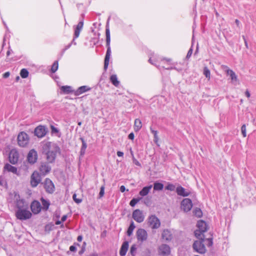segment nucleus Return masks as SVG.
Wrapping results in <instances>:
<instances>
[{
    "label": "nucleus",
    "mask_w": 256,
    "mask_h": 256,
    "mask_svg": "<svg viewBox=\"0 0 256 256\" xmlns=\"http://www.w3.org/2000/svg\"><path fill=\"white\" fill-rule=\"evenodd\" d=\"M42 148L44 152L46 155L47 160L50 163L53 162L59 150L58 147L54 143L46 142L44 144Z\"/></svg>",
    "instance_id": "1"
},
{
    "label": "nucleus",
    "mask_w": 256,
    "mask_h": 256,
    "mask_svg": "<svg viewBox=\"0 0 256 256\" xmlns=\"http://www.w3.org/2000/svg\"><path fill=\"white\" fill-rule=\"evenodd\" d=\"M8 200V202L16 204L17 210L28 206V204L16 192H11L9 194Z\"/></svg>",
    "instance_id": "2"
},
{
    "label": "nucleus",
    "mask_w": 256,
    "mask_h": 256,
    "mask_svg": "<svg viewBox=\"0 0 256 256\" xmlns=\"http://www.w3.org/2000/svg\"><path fill=\"white\" fill-rule=\"evenodd\" d=\"M106 46L107 47V50L106 52V54L104 58V69L106 70L108 68L109 60L110 59V57L111 56V49L110 47V31L109 28L107 26L106 30Z\"/></svg>",
    "instance_id": "3"
},
{
    "label": "nucleus",
    "mask_w": 256,
    "mask_h": 256,
    "mask_svg": "<svg viewBox=\"0 0 256 256\" xmlns=\"http://www.w3.org/2000/svg\"><path fill=\"white\" fill-rule=\"evenodd\" d=\"M84 18V14H81L80 18V22L78 23V24L76 26L75 28H74V38L72 40V43L68 44V46H66V48H64V51L68 49L70 47L72 44H74V45L76 44V43L75 42V39L78 38L79 36L80 32L83 28Z\"/></svg>",
    "instance_id": "4"
},
{
    "label": "nucleus",
    "mask_w": 256,
    "mask_h": 256,
    "mask_svg": "<svg viewBox=\"0 0 256 256\" xmlns=\"http://www.w3.org/2000/svg\"><path fill=\"white\" fill-rule=\"evenodd\" d=\"M198 229L194 232V235L198 239H203L204 233L207 230V225L205 222L200 220L197 223Z\"/></svg>",
    "instance_id": "5"
},
{
    "label": "nucleus",
    "mask_w": 256,
    "mask_h": 256,
    "mask_svg": "<svg viewBox=\"0 0 256 256\" xmlns=\"http://www.w3.org/2000/svg\"><path fill=\"white\" fill-rule=\"evenodd\" d=\"M29 206L17 210L16 212V216L18 220H24L30 218L32 216V213L28 210Z\"/></svg>",
    "instance_id": "6"
},
{
    "label": "nucleus",
    "mask_w": 256,
    "mask_h": 256,
    "mask_svg": "<svg viewBox=\"0 0 256 256\" xmlns=\"http://www.w3.org/2000/svg\"><path fill=\"white\" fill-rule=\"evenodd\" d=\"M204 237L203 239H199V240H196L193 244V248L195 251L200 254H204L206 252L205 246L204 244Z\"/></svg>",
    "instance_id": "7"
},
{
    "label": "nucleus",
    "mask_w": 256,
    "mask_h": 256,
    "mask_svg": "<svg viewBox=\"0 0 256 256\" xmlns=\"http://www.w3.org/2000/svg\"><path fill=\"white\" fill-rule=\"evenodd\" d=\"M29 142V138L27 134L22 132H20L18 136V143L21 147H26Z\"/></svg>",
    "instance_id": "8"
},
{
    "label": "nucleus",
    "mask_w": 256,
    "mask_h": 256,
    "mask_svg": "<svg viewBox=\"0 0 256 256\" xmlns=\"http://www.w3.org/2000/svg\"><path fill=\"white\" fill-rule=\"evenodd\" d=\"M148 224L152 229H157L160 226V222L155 215H152L148 218Z\"/></svg>",
    "instance_id": "9"
},
{
    "label": "nucleus",
    "mask_w": 256,
    "mask_h": 256,
    "mask_svg": "<svg viewBox=\"0 0 256 256\" xmlns=\"http://www.w3.org/2000/svg\"><path fill=\"white\" fill-rule=\"evenodd\" d=\"M136 236L138 242H140L141 243L143 242L148 239V232L144 228H138L136 232Z\"/></svg>",
    "instance_id": "10"
},
{
    "label": "nucleus",
    "mask_w": 256,
    "mask_h": 256,
    "mask_svg": "<svg viewBox=\"0 0 256 256\" xmlns=\"http://www.w3.org/2000/svg\"><path fill=\"white\" fill-rule=\"evenodd\" d=\"M132 217L135 221L138 223L144 222L145 218L142 212L139 209H136L133 212Z\"/></svg>",
    "instance_id": "11"
},
{
    "label": "nucleus",
    "mask_w": 256,
    "mask_h": 256,
    "mask_svg": "<svg viewBox=\"0 0 256 256\" xmlns=\"http://www.w3.org/2000/svg\"><path fill=\"white\" fill-rule=\"evenodd\" d=\"M170 248L166 244H162L158 248V252L160 255L168 256L170 254Z\"/></svg>",
    "instance_id": "12"
},
{
    "label": "nucleus",
    "mask_w": 256,
    "mask_h": 256,
    "mask_svg": "<svg viewBox=\"0 0 256 256\" xmlns=\"http://www.w3.org/2000/svg\"><path fill=\"white\" fill-rule=\"evenodd\" d=\"M192 207V202L190 198H184L181 202V208L185 212L190 211Z\"/></svg>",
    "instance_id": "13"
},
{
    "label": "nucleus",
    "mask_w": 256,
    "mask_h": 256,
    "mask_svg": "<svg viewBox=\"0 0 256 256\" xmlns=\"http://www.w3.org/2000/svg\"><path fill=\"white\" fill-rule=\"evenodd\" d=\"M41 180L40 176L38 172H34L30 177V184L32 187H36Z\"/></svg>",
    "instance_id": "14"
},
{
    "label": "nucleus",
    "mask_w": 256,
    "mask_h": 256,
    "mask_svg": "<svg viewBox=\"0 0 256 256\" xmlns=\"http://www.w3.org/2000/svg\"><path fill=\"white\" fill-rule=\"evenodd\" d=\"M38 160V154L36 150L32 149L30 150L27 156V160L30 164H34Z\"/></svg>",
    "instance_id": "15"
},
{
    "label": "nucleus",
    "mask_w": 256,
    "mask_h": 256,
    "mask_svg": "<svg viewBox=\"0 0 256 256\" xmlns=\"http://www.w3.org/2000/svg\"><path fill=\"white\" fill-rule=\"evenodd\" d=\"M44 186L46 191L50 194H52L54 190V186L52 181L48 178H46L44 182Z\"/></svg>",
    "instance_id": "16"
},
{
    "label": "nucleus",
    "mask_w": 256,
    "mask_h": 256,
    "mask_svg": "<svg viewBox=\"0 0 256 256\" xmlns=\"http://www.w3.org/2000/svg\"><path fill=\"white\" fill-rule=\"evenodd\" d=\"M19 158V154L15 149L12 150L9 154V160L10 163L16 164L18 162Z\"/></svg>",
    "instance_id": "17"
},
{
    "label": "nucleus",
    "mask_w": 256,
    "mask_h": 256,
    "mask_svg": "<svg viewBox=\"0 0 256 256\" xmlns=\"http://www.w3.org/2000/svg\"><path fill=\"white\" fill-rule=\"evenodd\" d=\"M30 208L32 212L34 214H38L42 210L40 203L37 200H34L32 202Z\"/></svg>",
    "instance_id": "18"
},
{
    "label": "nucleus",
    "mask_w": 256,
    "mask_h": 256,
    "mask_svg": "<svg viewBox=\"0 0 256 256\" xmlns=\"http://www.w3.org/2000/svg\"><path fill=\"white\" fill-rule=\"evenodd\" d=\"M39 170L42 175L45 176L48 174L51 170V167L48 164L43 162L40 164Z\"/></svg>",
    "instance_id": "19"
},
{
    "label": "nucleus",
    "mask_w": 256,
    "mask_h": 256,
    "mask_svg": "<svg viewBox=\"0 0 256 256\" xmlns=\"http://www.w3.org/2000/svg\"><path fill=\"white\" fill-rule=\"evenodd\" d=\"M224 70L228 75H229L230 77L231 80L232 82H238V76L235 72L232 70H230L226 66H222Z\"/></svg>",
    "instance_id": "20"
},
{
    "label": "nucleus",
    "mask_w": 256,
    "mask_h": 256,
    "mask_svg": "<svg viewBox=\"0 0 256 256\" xmlns=\"http://www.w3.org/2000/svg\"><path fill=\"white\" fill-rule=\"evenodd\" d=\"M35 135L38 138L44 136L46 134V128L44 126H39L34 130Z\"/></svg>",
    "instance_id": "21"
},
{
    "label": "nucleus",
    "mask_w": 256,
    "mask_h": 256,
    "mask_svg": "<svg viewBox=\"0 0 256 256\" xmlns=\"http://www.w3.org/2000/svg\"><path fill=\"white\" fill-rule=\"evenodd\" d=\"M4 171L6 170L8 172H11L14 174H16L17 176H20V174L18 170V168L9 164H6L4 166Z\"/></svg>",
    "instance_id": "22"
},
{
    "label": "nucleus",
    "mask_w": 256,
    "mask_h": 256,
    "mask_svg": "<svg viewBox=\"0 0 256 256\" xmlns=\"http://www.w3.org/2000/svg\"><path fill=\"white\" fill-rule=\"evenodd\" d=\"M91 90V88L86 86H83L79 87L74 92V95L76 96H80V94L88 92Z\"/></svg>",
    "instance_id": "23"
},
{
    "label": "nucleus",
    "mask_w": 256,
    "mask_h": 256,
    "mask_svg": "<svg viewBox=\"0 0 256 256\" xmlns=\"http://www.w3.org/2000/svg\"><path fill=\"white\" fill-rule=\"evenodd\" d=\"M129 246L128 242L127 241L124 242L120 250V256H125Z\"/></svg>",
    "instance_id": "24"
},
{
    "label": "nucleus",
    "mask_w": 256,
    "mask_h": 256,
    "mask_svg": "<svg viewBox=\"0 0 256 256\" xmlns=\"http://www.w3.org/2000/svg\"><path fill=\"white\" fill-rule=\"evenodd\" d=\"M161 61L164 64H165L166 62V63H168V64L170 65L169 66H168L167 68H165L164 66H162L161 67L162 68H165V69L168 70L176 69V68L174 66V64L171 63L172 59L164 58L163 59H162Z\"/></svg>",
    "instance_id": "25"
},
{
    "label": "nucleus",
    "mask_w": 256,
    "mask_h": 256,
    "mask_svg": "<svg viewBox=\"0 0 256 256\" xmlns=\"http://www.w3.org/2000/svg\"><path fill=\"white\" fill-rule=\"evenodd\" d=\"M162 240L166 241H170L172 240V236L170 230H164L162 236Z\"/></svg>",
    "instance_id": "26"
},
{
    "label": "nucleus",
    "mask_w": 256,
    "mask_h": 256,
    "mask_svg": "<svg viewBox=\"0 0 256 256\" xmlns=\"http://www.w3.org/2000/svg\"><path fill=\"white\" fill-rule=\"evenodd\" d=\"M176 192L178 195L182 196H187L190 194V192H186L185 189L182 186H178L176 188Z\"/></svg>",
    "instance_id": "27"
},
{
    "label": "nucleus",
    "mask_w": 256,
    "mask_h": 256,
    "mask_svg": "<svg viewBox=\"0 0 256 256\" xmlns=\"http://www.w3.org/2000/svg\"><path fill=\"white\" fill-rule=\"evenodd\" d=\"M152 187V185L144 186L139 192V194L142 196H144L148 194Z\"/></svg>",
    "instance_id": "28"
},
{
    "label": "nucleus",
    "mask_w": 256,
    "mask_h": 256,
    "mask_svg": "<svg viewBox=\"0 0 256 256\" xmlns=\"http://www.w3.org/2000/svg\"><path fill=\"white\" fill-rule=\"evenodd\" d=\"M40 200H41L42 204V210H45V211L47 210L48 209L50 205V201L48 200L44 199L43 198H40Z\"/></svg>",
    "instance_id": "29"
},
{
    "label": "nucleus",
    "mask_w": 256,
    "mask_h": 256,
    "mask_svg": "<svg viewBox=\"0 0 256 256\" xmlns=\"http://www.w3.org/2000/svg\"><path fill=\"white\" fill-rule=\"evenodd\" d=\"M142 126V124L141 120L138 119L136 118L134 120V130L136 132L139 131Z\"/></svg>",
    "instance_id": "30"
},
{
    "label": "nucleus",
    "mask_w": 256,
    "mask_h": 256,
    "mask_svg": "<svg viewBox=\"0 0 256 256\" xmlns=\"http://www.w3.org/2000/svg\"><path fill=\"white\" fill-rule=\"evenodd\" d=\"M60 90L64 94H68L72 92V87L68 86H62Z\"/></svg>",
    "instance_id": "31"
},
{
    "label": "nucleus",
    "mask_w": 256,
    "mask_h": 256,
    "mask_svg": "<svg viewBox=\"0 0 256 256\" xmlns=\"http://www.w3.org/2000/svg\"><path fill=\"white\" fill-rule=\"evenodd\" d=\"M110 80L115 86L117 87L120 84V82L118 80L117 76L116 74H112L110 76Z\"/></svg>",
    "instance_id": "32"
},
{
    "label": "nucleus",
    "mask_w": 256,
    "mask_h": 256,
    "mask_svg": "<svg viewBox=\"0 0 256 256\" xmlns=\"http://www.w3.org/2000/svg\"><path fill=\"white\" fill-rule=\"evenodd\" d=\"M164 188V184L160 182H155L154 184V190L155 191L162 190Z\"/></svg>",
    "instance_id": "33"
},
{
    "label": "nucleus",
    "mask_w": 256,
    "mask_h": 256,
    "mask_svg": "<svg viewBox=\"0 0 256 256\" xmlns=\"http://www.w3.org/2000/svg\"><path fill=\"white\" fill-rule=\"evenodd\" d=\"M135 228L136 226L134 222L132 221L127 230V235L128 236H130L132 234L133 231Z\"/></svg>",
    "instance_id": "34"
},
{
    "label": "nucleus",
    "mask_w": 256,
    "mask_h": 256,
    "mask_svg": "<svg viewBox=\"0 0 256 256\" xmlns=\"http://www.w3.org/2000/svg\"><path fill=\"white\" fill-rule=\"evenodd\" d=\"M28 72L25 68H22L20 72V76L22 78H25L28 76Z\"/></svg>",
    "instance_id": "35"
},
{
    "label": "nucleus",
    "mask_w": 256,
    "mask_h": 256,
    "mask_svg": "<svg viewBox=\"0 0 256 256\" xmlns=\"http://www.w3.org/2000/svg\"><path fill=\"white\" fill-rule=\"evenodd\" d=\"M142 198H132L130 202V204L131 206L132 207H134L135 206V205L138 202H139V201L140 200H141Z\"/></svg>",
    "instance_id": "36"
},
{
    "label": "nucleus",
    "mask_w": 256,
    "mask_h": 256,
    "mask_svg": "<svg viewBox=\"0 0 256 256\" xmlns=\"http://www.w3.org/2000/svg\"><path fill=\"white\" fill-rule=\"evenodd\" d=\"M204 74L206 76V78H208V80H210V70L207 67H204Z\"/></svg>",
    "instance_id": "37"
},
{
    "label": "nucleus",
    "mask_w": 256,
    "mask_h": 256,
    "mask_svg": "<svg viewBox=\"0 0 256 256\" xmlns=\"http://www.w3.org/2000/svg\"><path fill=\"white\" fill-rule=\"evenodd\" d=\"M193 212H194V215H195L198 218H200L202 215V212L201 210L199 208H195Z\"/></svg>",
    "instance_id": "38"
},
{
    "label": "nucleus",
    "mask_w": 256,
    "mask_h": 256,
    "mask_svg": "<svg viewBox=\"0 0 256 256\" xmlns=\"http://www.w3.org/2000/svg\"><path fill=\"white\" fill-rule=\"evenodd\" d=\"M58 61H55L54 62V63L53 64L52 66V68H51L52 72L53 73L55 72L57 70L58 68Z\"/></svg>",
    "instance_id": "39"
},
{
    "label": "nucleus",
    "mask_w": 256,
    "mask_h": 256,
    "mask_svg": "<svg viewBox=\"0 0 256 256\" xmlns=\"http://www.w3.org/2000/svg\"><path fill=\"white\" fill-rule=\"evenodd\" d=\"M165 188L167 190L174 191L175 190L176 186L174 184L170 183H168Z\"/></svg>",
    "instance_id": "40"
},
{
    "label": "nucleus",
    "mask_w": 256,
    "mask_h": 256,
    "mask_svg": "<svg viewBox=\"0 0 256 256\" xmlns=\"http://www.w3.org/2000/svg\"><path fill=\"white\" fill-rule=\"evenodd\" d=\"M136 247L135 244H133L130 247V253L132 256H134L136 254Z\"/></svg>",
    "instance_id": "41"
},
{
    "label": "nucleus",
    "mask_w": 256,
    "mask_h": 256,
    "mask_svg": "<svg viewBox=\"0 0 256 256\" xmlns=\"http://www.w3.org/2000/svg\"><path fill=\"white\" fill-rule=\"evenodd\" d=\"M242 133L244 137H246V124H243L241 128Z\"/></svg>",
    "instance_id": "42"
},
{
    "label": "nucleus",
    "mask_w": 256,
    "mask_h": 256,
    "mask_svg": "<svg viewBox=\"0 0 256 256\" xmlns=\"http://www.w3.org/2000/svg\"><path fill=\"white\" fill-rule=\"evenodd\" d=\"M80 140L82 142V146L81 148L84 149V150H86V148H87V144H86V142H85L84 138H80Z\"/></svg>",
    "instance_id": "43"
},
{
    "label": "nucleus",
    "mask_w": 256,
    "mask_h": 256,
    "mask_svg": "<svg viewBox=\"0 0 256 256\" xmlns=\"http://www.w3.org/2000/svg\"><path fill=\"white\" fill-rule=\"evenodd\" d=\"M104 186H102L100 187V192L99 193V198H102L104 196Z\"/></svg>",
    "instance_id": "44"
},
{
    "label": "nucleus",
    "mask_w": 256,
    "mask_h": 256,
    "mask_svg": "<svg viewBox=\"0 0 256 256\" xmlns=\"http://www.w3.org/2000/svg\"><path fill=\"white\" fill-rule=\"evenodd\" d=\"M50 128L52 134H58L59 132V130L52 125L50 126Z\"/></svg>",
    "instance_id": "45"
},
{
    "label": "nucleus",
    "mask_w": 256,
    "mask_h": 256,
    "mask_svg": "<svg viewBox=\"0 0 256 256\" xmlns=\"http://www.w3.org/2000/svg\"><path fill=\"white\" fill-rule=\"evenodd\" d=\"M72 198L74 200L77 204H80L82 201V199L76 198V194H73Z\"/></svg>",
    "instance_id": "46"
},
{
    "label": "nucleus",
    "mask_w": 256,
    "mask_h": 256,
    "mask_svg": "<svg viewBox=\"0 0 256 256\" xmlns=\"http://www.w3.org/2000/svg\"><path fill=\"white\" fill-rule=\"evenodd\" d=\"M205 240L208 242L207 245L208 246H211L212 245L213 242L212 238H204V240Z\"/></svg>",
    "instance_id": "47"
},
{
    "label": "nucleus",
    "mask_w": 256,
    "mask_h": 256,
    "mask_svg": "<svg viewBox=\"0 0 256 256\" xmlns=\"http://www.w3.org/2000/svg\"><path fill=\"white\" fill-rule=\"evenodd\" d=\"M148 62L152 64H154V66H156L157 68H160V65H158L156 63H154V62H152V58H150L148 60Z\"/></svg>",
    "instance_id": "48"
},
{
    "label": "nucleus",
    "mask_w": 256,
    "mask_h": 256,
    "mask_svg": "<svg viewBox=\"0 0 256 256\" xmlns=\"http://www.w3.org/2000/svg\"><path fill=\"white\" fill-rule=\"evenodd\" d=\"M192 48H190L188 52V54L186 55V58H190L192 54Z\"/></svg>",
    "instance_id": "49"
},
{
    "label": "nucleus",
    "mask_w": 256,
    "mask_h": 256,
    "mask_svg": "<svg viewBox=\"0 0 256 256\" xmlns=\"http://www.w3.org/2000/svg\"><path fill=\"white\" fill-rule=\"evenodd\" d=\"M150 130L151 132L154 134V137L158 136V132L152 128H150Z\"/></svg>",
    "instance_id": "50"
},
{
    "label": "nucleus",
    "mask_w": 256,
    "mask_h": 256,
    "mask_svg": "<svg viewBox=\"0 0 256 256\" xmlns=\"http://www.w3.org/2000/svg\"><path fill=\"white\" fill-rule=\"evenodd\" d=\"M132 161H133V162L136 166H140V162L135 158H133V159H132Z\"/></svg>",
    "instance_id": "51"
},
{
    "label": "nucleus",
    "mask_w": 256,
    "mask_h": 256,
    "mask_svg": "<svg viewBox=\"0 0 256 256\" xmlns=\"http://www.w3.org/2000/svg\"><path fill=\"white\" fill-rule=\"evenodd\" d=\"M154 143L158 146H160V144L158 142V136H154Z\"/></svg>",
    "instance_id": "52"
},
{
    "label": "nucleus",
    "mask_w": 256,
    "mask_h": 256,
    "mask_svg": "<svg viewBox=\"0 0 256 256\" xmlns=\"http://www.w3.org/2000/svg\"><path fill=\"white\" fill-rule=\"evenodd\" d=\"M128 138L129 139L133 140L134 139V133L133 132L130 133L128 134Z\"/></svg>",
    "instance_id": "53"
},
{
    "label": "nucleus",
    "mask_w": 256,
    "mask_h": 256,
    "mask_svg": "<svg viewBox=\"0 0 256 256\" xmlns=\"http://www.w3.org/2000/svg\"><path fill=\"white\" fill-rule=\"evenodd\" d=\"M10 72H5L4 74L3 78H8L10 76Z\"/></svg>",
    "instance_id": "54"
},
{
    "label": "nucleus",
    "mask_w": 256,
    "mask_h": 256,
    "mask_svg": "<svg viewBox=\"0 0 256 256\" xmlns=\"http://www.w3.org/2000/svg\"><path fill=\"white\" fill-rule=\"evenodd\" d=\"M70 250L71 252H76V246H71L70 248Z\"/></svg>",
    "instance_id": "55"
},
{
    "label": "nucleus",
    "mask_w": 256,
    "mask_h": 256,
    "mask_svg": "<svg viewBox=\"0 0 256 256\" xmlns=\"http://www.w3.org/2000/svg\"><path fill=\"white\" fill-rule=\"evenodd\" d=\"M117 156L119 157H122L124 156V152L120 151H118L117 152Z\"/></svg>",
    "instance_id": "56"
},
{
    "label": "nucleus",
    "mask_w": 256,
    "mask_h": 256,
    "mask_svg": "<svg viewBox=\"0 0 256 256\" xmlns=\"http://www.w3.org/2000/svg\"><path fill=\"white\" fill-rule=\"evenodd\" d=\"M85 152H86V150L80 148V156H83Z\"/></svg>",
    "instance_id": "57"
},
{
    "label": "nucleus",
    "mask_w": 256,
    "mask_h": 256,
    "mask_svg": "<svg viewBox=\"0 0 256 256\" xmlns=\"http://www.w3.org/2000/svg\"><path fill=\"white\" fill-rule=\"evenodd\" d=\"M125 190H126V188L124 186H122L120 187V190L121 192H123L125 191Z\"/></svg>",
    "instance_id": "58"
},
{
    "label": "nucleus",
    "mask_w": 256,
    "mask_h": 256,
    "mask_svg": "<svg viewBox=\"0 0 256 256\" xmlns=\"http://www.w3.org/2000/svg\"><path fill=\"white\" fill-rule=\"evenodd\" d=\"M245 95L248 98H249L250 97V92H248V90H246V92H245Z\"/></svg>",
    "instance_id": "59"
},
{
    "label": "nucleus",
    "mask_w": 256,
    "mask_h": 256,
    "mask_svg": "<svg viewBox=\"0 0 256 256\" xmlns=\"http://www.w3.org/2000/svg\"><path fill=\"white\" fill-rule=\"evenodd\" d=\"M67 218V216L66 215H64L62 216V219H61V220L62 222H64V221L66 220Z\"/></svg>",
    "instance_id": "60"
},
{
    "label": "nucleus",
    "mask_w": 256,
    "mask_h": 256,
    "mask_svg": "<svg viewBox=\"0 0 256 256\" xmlns=\"http://www.w3.org/2000/svg\"><path fill=\"white\" fill-rule=\"evenodd\" d=\"M242 37H243V38H244V42L245 46L248 48V42H247L246 39L245 38V37L244 36H243Z\"/></svg>",
    "instance_id": "61"
},
{
    "label": "nucleus",
    "mask_w": 256,
    "mask_h": 256,
    "mask_svg": "<svg viewBox=\"0 0 256 256\" xmlns=\"http://www.w3.org/2000/svg\"><path fill=\"white\" fill-rule=\"evenodd\" d=\"M88 256H98V254L96 252H93V253H92L90 254Z\"/></svg>",
    "instance_id": "62"
},
{
    "label": "nucleus",
    "mask_w": 256,
    "mask_h": 256,
    "mask_svg": "<svg viewBox=\"0 0 256 256\" xmlns=\"http://www.w3.org/2000/svg\"><path fill=\"white\" fill-rule=\"evenodd\" d=\"M82 236H78V237L77 238V240L78 242H81L82 240Z\"/></svg>",
    "instance_id": "63"
},
{
    "label": "nucleus",
    "mask_w": 256,
    "mask_h": 256,
    "mask_svg": "<svg viewBox=\"0 0 256 256\" xmlns=\"http://www.w3.org/2000/svg\"><path fill=\"white\" fill-rule=\"evenodd\" d=\"M62 220H60H60H57L56 222V225L60 224H62Z\"/></svg>",
    "instance_id": "64"
}]
</instances>
